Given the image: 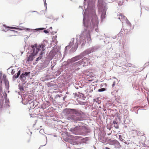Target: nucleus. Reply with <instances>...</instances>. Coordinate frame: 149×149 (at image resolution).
Here are the masks:
<instances>
[{
  "mask_svg": "<svg viewBox=\"0 0 149 149\" xmlns=\"http://www.w3.org/2000/svg\"><path fill=\"white\" fill-rule=\"evenodd\" d=\"M71 112L73 114L77 115L79 116H81L82 115L83 113L79 110H78L75 109H69Z\"/></svg>",
  "mask_w": 149,
  "mask_h": 149,
  "instance_id": "obj_4",
  "label": "nucleus"
},
{
  "mask_svg": "<svg viewBox=\"0 0 149 149\" xmlns=\"http://www.w3.org/2000/svg\"><path fill=\"white\" fill-rule=\"evenodd\" d=\"M88 140V138H85L82 139L81 140V142L83 143H85Z\"/></svg>",
  "mask_w": 149,
  "mask_h": 149,
  "instance_id": "obj_19",
  "label": "nucleus"
},
{
  "mask_svg": "<svg viewBox=\"0 0 149 149\" xmlns=\"http://www.w3.org/2000/svg\"><path fill=\"white\" fill-rule=\"evenodd\" d=\"M84 56V55L81 54L78 56H76L75 57L72 58V61H76L79 60L80 59L82 58Z\"/></svg>",
  "mask_w": 149,
  "mask_h": 149,
  "instance_id": "obj_6",
  "label": "nucleus"
},
{
  "mask_svg": "<svg viewBox=\"0 0 149 149\" xmlns=\"http://www.w3.org/2000/svg\"><path fill=\"white\" fill-rule=\"evenodd\" d=\"M105 89L104 88H102L98 90V91L99 92H102L104 91H105Z\"/></svg>",
  "mask_w": 149,
  "mask_h": 149,
  "instance_id": "obj_20",
  "label": "nucleus"
},
{
  "mask_svg": "<svg viewBox=\"0 0 149 149\" xmlns=\"http://www.w3.org/2000/svg\"><path fill=\"white\" fill-rule=\"evenodd\" d=\"M31 106H30V108H31Z\"/></svg>",
  "mask_w": 149,
  "mask_h": 149,
  "instance_id": "obj_36",
  "label": "nucleus"
},
{
  "mask_svg": "<svg viewBox=\"0 0 149 149\" xmlns=\"http://www.w3.org/2000/svg\"><path fill=\"white\" fill-rule=\"evenodd\" d=\"M106 148L107 149H110V148Z\"/></svg>",
  "mask_w": 149,
  "mask_h": 149,
  "instance_id": "obj_32",
  "label": "nucleus"
},
{
  "mask_svg": "<svg viewBox=\"0 0 149 149\" xmlns=\"http://www.w3.org/2000/svg\"><path fill=\"white\" fill-rule=\"evenodd\" d=\"M20 78L21 80L23 79H26L25 74L23 73L20 76Z\"/></svg>",
  "mask_w": 149,
  "mask_h": 149,
  "instance_id": "obj_16",
  "label": "nucleus"
},
{
  "mask_svg": "<svg viewBox=\"0 0 149 149\" xmlns=\"http://www.w3.org/2000/svg\"><path fill=\"white\" fill-rule=\"evenodd\" d=\"M113 123L114 124V126L116 128L118 129L119 128L118 125L116 121H113Z\"/></svg>",
  "mask_w": 149,
  "mask_h": 149,
  "instance_id": "obj_14",
  "label": "nucleus"
},
{
  "mask_svg": "<svg viewBox=\"0 0 149 149\" xmlns=\"http://www.w3.org/2000/svg\"><path fill=\"white\" fill-rule=\"evenodd\" d=\"M85 128V126H77L72 129V131L73 133L76 134V133L79 131H82L83 129Z\"/></svg>",
  "mask_w": 149,
  "mask_h": 149,
  "instance_id": "obj_3",
  "label": "nucleus"
},
{
  "mask_svg": "<svg viewBox=\"0 0 149 149\" xmlns=\"http://www.w3.org/2000/svg\"><path fill=\"white\" fill-rule=\"evenodd\" d=\"M3 80L6 84H8V80L6 79V76L5 75H3Z\"/></svg>",
  "mask_w": 149,
  "mask_h": 149,
  "instance_id": "obj_17",
  "label": "nucleus"
},
{
  "mask_svg": "<svg viewBox=\"0 0 149 149\" xmlns=\"http://www.w3.org/2000/svg\"><path fill=\"white\" fill-rule=\"evenodd\" d=\"M68 47V46H66V48H67Z\"/></svg>",
  "mask_w": 149,
  "mask_h": 149,
  "instance_id": "obj_34",
  "label": "nucleus"
},
{
  "mask_svg": "<svg viewBox=\"0 0 149 149\" xmlns=\"http://www.w3.org/2000/svg\"><path fill=\"white\" fill-rule=\"evenodd\" d=\"M3 26L5 27V28H9L10 29H19L18 28H17L15 27H9V26H6V25L5 24H4L3 25Z\"/></svg>",
  "mask_w": 149,
  "mask_h": 149,
  "instance_id": "obj_18",
  "label": "nucleus"
},
{
  "mask_svg": "<svg viewBox=\"0 0 149 149\" xmlns=\"http://www.w3.org/2000/svg\"><path fill=\"white\" fill-rule=\"evenodd\" d=\"M44 32L46 33H48L49 32L47 30H44Z\"/></svg>",
  "mask_w": 149,
  "mask_h": 149,
  "instance_id": "obj_31",
  "label": "nucleus"
},
{
  "mask_svg": "<svg viewBox=\"0 0 149 149\" xmlns=\"http://www.w3.org/2000/svg\"><path fill=\"white\" fill-rule=\"evenodd\" d=\"M75 122H77L82 120L81 118L75 116Z\"/></svg>",
  "mask_w": 149,
  "mask_h": 149,
  "instance_id": "obj_15",
  "label": "nucleus"
},
{
  "mask_svg": "<svg viewBox=\"0 0 149 149\" xmlns=\"http://www.w3.org/2000/svg\"><path fill=\"white\" fill-rule=\"evenodd\" d=\"M31 104L32 106H33L32 107H33L34 105V102H31Z\"/></svg>",
  "mask_w": 149,
  "mask_h": 149,
  "instance_id": "obj_30",
  "label": "nucleus"
},
{
  "mask_svg": "<svg viewBox=\"0 0 149 149\" xmlns=\"http://www.w3.org/2000/svg\"><path fill=\"white\" fill-rule=\"evenodd\" d=\"M3 104L1 100H0V108L2 107Z\"/></svg>",
  "mask_w": 149,
  "mask_h": 149,
  "instance_id": "obj_27",
  "label": "nucleus"
},
{
  "mask_svg": "<svg viewBox=\"0 0 149 149\" xmlns=\"http://www.w3.org/2000/svg\"><path fill=\"white\" fill-rule=\"evenodd\" d=\"M75 116H73L72 115L71 116H69L68 118V119L69 120H73V121L75 122Z\"/></svg>",
  "mask_w": 149,
  "mask_h": 149,
  "instance_id": "obj_12",
  "label": "nucleus"
},
{
  "mask_svg": "<svg viewBox=\"0 0 149 149\" xmlns=\"http://www.w3.org/2000/svg\"><path fill=\"white\" fill-rule=\"evenodd\" d=\"M119 17H118V18L119 19H123V20H127L126 17L124 16V15H123L122 14H119Z\"/></svg>",
  "mask_w": 149,
  "mask_h": 149,
  "instance_id": "obj_11",
  "label": "nucleus"
},
{
  "mask_svg": "<svg viewBox=\"0 0 149 149\" xmlns=\"http://www.w3.org/2000/svg\"><path fill=\"white\" fill-rule=\"evenodd\" d=\"M99 21L98 20V18L96 15H94L92 17L91 20L92 29H93L95 26H97L98 23Z\"/></svg>",
  "mask_w": 149,
  "mask_h": 149,
  "instance_id": "obj_2",
  "label": "nucleus"
},
{
  "mask_svg": "<svg viewBox=\"0 0 149 149\" xmlns=\"http://www.w3.org/2000/svg\"><path fill=\"white\" fill-rule=\"evenodd\" d=\"M23 73H24V74H25V76H27L29 74L30 72H23Z\"/></svg>",
  "mask_w": 149,
  "mask_h": 149,
  "instance_id": "obj_25",
  "label": "nucleus"
},
{
  "mask_svg": "<svg viewBox=\"0 0 149 149\" xmlns=\"http://www.w3.org/2000/svg\"><path fill=\"white\" fill-rule=\"evenodd\" d=\"M87 37H88L90 39L91 41V36L90 35L89 33L87 35Z\"/></svg>",
  "mask_w": 149,
  "mask_h": 149,
  "instance_id": "obj_26",
  "label": "nucleus"
},
{
  "mask_svg": "<svg viewBox=\"0 0 149 149\" xmlns=\"http://www.w3.org/2000/svg\"><path fill=\"white\" fill-rule=\"evenodd\" d=\"M119 136V137H120V136H121L120 135Z\"/></svg>",
  "mask_w": 149,
  "mask_h": 149,
  "instance_id": "obj_35",
  "label": "nucleus"
},
{
  "mask_svg": "<svg viewBox=\"0 0 149 149\" xmlns=\"http://www.w3.org/2000/svg\"><path fill=\"white\" fill-rule=\"evenodd\" d=\"M86 58H84L82 60H80V61L77 62V63H78V64L80 65H81L82 64H84L85 63V61L86 60Z\"/></svg>",
  "mask_w": 149,
  "mask_h": 149,
  "instance_id": "obj_10",
  "label": "nucleus"
},
{
  "mask_svg": "<svg viewBox=\"0 0 149 149\" xmlns=\"http://www.w3.org/2000/svg\"><path fill=\"white\" fill-rule=\"evenodd\" d=\"M11 32L10 33V34L9 35V36H16L15 34H18V32L17 31L14 30H10Z\"/></svg>",
  "mask_w": 149,
  "mask_h": 149,
  "instance_id": "obj_7",
  "label": "nucleus"
},
{
  "mask_svg": "<svg viewBox=\"0 0 149 149\" xmlns=\"http://www.w3.org/2000/svg\"><path fill=\"white\" fill-rule=\"evenodd\" d=\"M36 54H36V53H35V50H34V51H33V52L28 57L27 61L28 62H30L32 61L33 59L34 58V56H35Z\"/></svg>",
  "mask_w": 149,
  "mask_h": 149,
  "instance_id": "obj_5",
  "label": "nucleus"
},
{
  "mask_svg": "<svg viewBox=\"0 0 149 149\" xmlns=\"http://www.w3.org/2000/svg\"><path fill=\"white\" fill-rule=\"evenodd\" d=\"M127 65L129 67H131L132 65L131 63H128Z\"/></svg>",
  "mask_w": 149,
  "mask_h": 149,
  "instance_id": "obj_29",
  "label": "nucleus"
},
{
  "mask_svg": "<svg viewBox=\"0 0 149 149\" xmlns=\"http://www.w3.org/2000/svg\"><path fill=\"white\" fill-rule=\"evenodd\" d=\"M42 55H41L40 56H39V57H38L37 58L36 61H38L40 59L42 58Z\"/></svg>",
  "mask_w": 149,
  "mask_h": 149,
  "instance_id": "obj_21",
  "label": "nucleus"
},
{
  "mask_svg": "<svg viewBox=\"0 0 149 149\" xmlns=\"http://www.w3.org/2000/svg\"><path fill=\"white\" fill-rule=\"evenodd\" d=\"M19 89L21 91L24 90V88L22 86H19Z\"/></svg>",
  "mask_w": 149,
  "mask_h": 149,
  "instance_id": "obj_24",
  "label": "nucleus"
},
{
  "mask_svg": "<svg viewBox=\"0 0 149 149\" xmlns=\"http://www.w3.org/2000/svg\"><path fill=\"white\" fill-rule=\"evenodd\" d=\"M50 29H52V27H50Z\"/></svg>",
  "mask_w": 149,
  "mask_h": 149,
  "instance_id": "obj_33",
  "label": "nucleus"
},
{
  "mask_svg": "<svg viewBox=\"0 0 149 149\" xmlns=\"http://www.w3.org/2000/svg\"><path fill=\"white\" fill-rule=\"evenodd\" d=\"M11 74L13 75L15 73V71L14 70H12L11 72Z\"/></svg>",
  "mask_w": 149,
  "mask_h": 149,
  "instance_id": "obj_28",
  "label": "nucleus"
},
{
  "mask_svg": "<svg viewBox=\"0 0 149 149\" xmlns=\"http://www.w3.org/2000/svg\"><path fill=\"white\" fill-rule=\"evenodd\" d=\"M101 17L102 19H104L105 18V15L104 13H102L101 16Z\"/></svg>",
  "mask_w": 149,
  "mask_h": 149,
  "instance_id": "obj_23",
  "label": "nucleus"
},
{
  "mask_svg": "<svg viewBox=\"0 0 149 149\" xmlns=\"http://www.w3.org/2000/svg\"><path fill=\"white\" fill-rule=\"evenodd\" d=\"M91 53V51L90 49H87L84 51L82 54L84 55V56L87 54H88Z\"/></svg>",
  "mask_w": 149,
  "mask_h": 149,
  "instance_id": "obj_9",
  "label": "nucleus"
},
{
  "mask_svg": "<svg viewBox=\"0 0 149 149\" xmlns=\"http://www.w3.org/2000/svg\"><path fill=\"white\" fill-rule=\"evenodd\" d=\"M116 81H113V84L112 85V87H114L116 84Z\"/></svg>",
  "mask_w": 149,
  "mask_h": 149,
  "instance_id": "obj_22",
  "label": "nucleus"
},
{
  "mask_svg": "<svg viewBox=\"0 0 149 149\" xmlns=\"http://www.w3.org/2000/svg\"><path fill=\"white\" fill-rule=\"evenodd\" d=\"M50 105V103L49 102H47V103L42 104V108L43 109H46Z\"/></svg>",
  "mask_w": 149,
  "mask_h": 149,
  "instance_id": "obj_8",
  "label": "nucleus"
},
{
  "mask_svg": "<svg viewBox=\"0 0 149 149\" xmlns=\"http://www.w3.org/2000/svg\"><path fill=\"white\" fill-rule=\"evenodd\" d=\"M33 50L34 51L35 50L36 54H37L39 51L41 50V52L40 53V55H42L43 53V52L45 49V44H41L40 45H37V44H35L34 45L32 46Z\"/></svg>",
  "mask_w": 149,
  "mask_h": 149,
  "instance_id": "obj_1",
  "label": "nucleus"
},
{
  "mask_svg": "<svg viewBox=\"0 0 149 149\" xmlns=\"http://www.w3.org/2000/svg\"><path fill=\"white\" fill-rule=\"evenodd\" d=\"M20 70L19 71L17 74V75H16V74L14 75L13 76V79H16L17 78L20 74Z\"/></svg>",
  "mask_w": 149,
  "mask_h": 149,
  "instance_id": "obj_13",
  "label": "nucleus"
}]
</instances>
